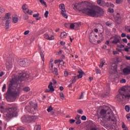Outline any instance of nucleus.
I'll return each instance as SVG.
<instances>
[{
  "mask_svg": "<svg viewBox=\"0 0 130 130\" xmlns=\"http://www.w3.org/2000/svg\"><path fill=\"white\" fill-rule=\"evenodd\" d=\"M106 24L107 26H108V27H110L111 26V22L108 21L107 22H106Z\"/></svg>",
  "mask_w": 130,
  "mask_h": 130,
  "instance_id": "43",
  "label": "nucleus"
},
{
  "mask_svg": "<svg viewBox=\"0 0 130 130\" xmlns=\"http://www.w3.org/2000/svg\"><path fill=\"white\" fill-rule=\"evenodd\" d=\"M52 110H53V108H52V107H51V106L48 107V109H47V111H48V112H51Z\"/></svg>",
  "mask_w": 130,
  "mask_h": 130,
  "instance_id": "28",
  "label": "nucleus"
},
{
  "mask_svg": "<svg viewBox=\"0 0 130 130\" xmlns=\"http://www.w3.org/2000/svg\"><path fill=\"white\" fill-rule=\"evenodd\" d=\"M73 7L76 11L82 12L84 14L91 16V17H97L100 16L101 14H103V9L100 7H98L97 11H96L92 8L91 4L87 2L76 3L73 5Z\"/></svg>",
  "mask_w": 130,
  "mask_h": 130,
  "instance_id": "2",
  "label": "nucleus"
},
{
  "mask_svg": "<svg viewBox=\"0 0 130 130\" xmlns=\"http://www.w3.org/2000/svg\"><path fill=\"white\" fill-rule=\"evenodd\" d=\"M29 77V74L21 73L19 74L17 79H12L8 89L7 93L8 97L16 98V97L19 96L20 93H21V87L20 86L18 87V85L22 83V81H24L25 79H28Z\"/></svg>",
  "mask_w": 130,
  "mask_h": 130,
  "instance_id": "1",
  "label": "nucleus"
},
{
  "mask_svg": "<svg viewBox=\"0 0 130 130\" xmlns=\"http://www.w3.org/2000/svg\"><path fill=\"white\" fill-rule=\"evenodd\" d=\"M104 7H107V8H109L110 7V3H105V5H104Z\"/></svg>",
  "mask_w": 130,
  "mask_h": 130,
  "instance_id": "36",
  "label": "nucleus"
},
{
  "mask_svg": "<svg viewBox=\"0 0 130 130\" xmlns=\"http://www.w3.org/2000/svg\"><path fill=\"white\" fill-rule=\"evenodd\" d=\"M125 58H126V59H127V60H130V56H125Z\"/></svg>",
  "mask_w": 130,
  "mask_h": 130,
  "instance_id": "62",
  "label": "nucleus"
},
{
  "mask_svg": "<svg viewBox=\"0 0 130 130\" xmlns=\"http://www.w3.org/2000/svg\"><path fill=\"white\" fill-rule=\"evenodd\" d=\"M105 2L103 0H98L97 4L101 7H104Z\"/></svg>",
  "mask_w": 130,
  "mask_h": 130,
  "instance_id": "15",
  "label": "nucleus"
},
{
  "mask_svg": "<svg viewBox=\"0 0 130 130\" xmlns=\"http://www.w3.org/2000/svg\"><path fill=\"white\" fill-rule=\"evenodd\" d=\"M103 40H104V38H103V36H102V35H101V36L100 37V40L98 41V43H101V42H102Z\"/></svg>",
  "mask_w": 130,
  "mask_h": 130,
  "instance_id": "23",
  "label": "nucleus"
},
{
  "mask_svg": "<svg viewBox=\"0 0 130 130\" xmlns=\"http://www.w3.org/2000/svg\"><path fill=\"white\" fill-rule=\"evenodd\" d=\"M25 109L27 110L28 112H29L30 113H32V111L31 110V109H30V106H28L25 107Z\"/></svg>",
  "mask_w": 130,
  "mask_h": 130,
  "instance_id": "26",
  "label": "nucleus"
},
{
  "mask_svg": "<svg viewBox=\"0 0 130 130\" xmlns=\"http://www.w3.org/2000/svg\"><path fill=\"white\" fill-rule=\"evenodd\" d=\"M120 82L121 84H124V83H126V80L124 79H122L120 80Z\"/></svg>",
  "mask_w": 130,
  "mask_h": 130,
  "instance_id": "41",
  "label": "nucleus"
},
{
  "mask_svg": "<svg viewBox=\"0 0 130 130\" xmlns=\"http://www.w3.org/2000/svg\"><path fill=\"white\" fill-rule=\"evenodd\" d=\"M108 12H109V13H113L114 12V10L112 8H109L108 10Z\"/></svg>",
  "mask_w": 130,
  "mask_h": 130,
  "instance_id": "40",
  "label": "nucleus"
},
{
  "mask_svg": "<svg viewBox=\"0 0 130 130\" xmlns=\"http://www.w3.org/2000/svg\"><path fill=\"white\" fill-rule=\"evenodd\" d=\"M95 72L96 73V74H101V70L96 68L95 69Z\"/></svg>",
  "mask_w": 130,
  "mask_h": 130,
  "instance_id": "44",
  "label": "nucleus"
},
{
  "mask_svg": "<svg viewBox=\"0 0 130 130\" xmlns=\"http://www.w3.org/2000/svg\"><path fill=\"white\" fill-rule=\"evenodd\" d=\"M36 119H37V116H29V122H31V121H35Z\"/></svg>",
  "mask_w": 130,
  "mask_h": 130,
  "instance_id": "13",
  "label": "nucleus"
},
{
  "mask_svg": "<svg viewBox=\"0 0 130 130\" xmlns=\"http://www.w3.org/2000/svg\"><path fill=\"white\" fill-rule=\"evenodd\" d=\"M80 24L79 23H72L70 25L71 29H74L75 27L78 28V27H80Z\"/></svg>",
  "mask_w": 130,
  "mask_h": 130,
  "instance_id": "14",
  "label": "nucleus"
},
{
  "mask_svg": "<svg viewBox=\"0 0 130 130\" xmlns=\"http://www.w3.org/2000/svg\"><path fill=\"white\" fill-rule=\"evenodd\" d=\"M112 70L115 72H117V65L115 63L112 64Z\"/></svg>",
  "mask_w": 130,
  "mask_h": 130,
  "instance_id": "19",
  "label": "nucleus"
},
{
  "mask_svg": "<svg viewBox=\"0 0 130 130\" xmlns=\"http://www.w3.org/2000/svg\"><path fill=\"white\" fill-rule=\"evenodd\" d=\"M60 44L61 45H64V44H66V42H63V41H61V42H60Z\"/></svg>",
  "mask_w": 130,
  "mask_h": 130,
  "instance_id": "58",
  "label": "nucleus"
},
{
  "mask_svg": "<svg viewBox=\"0 0 130 130\" xmlns=\"http://www.w3.org/2000/svg\"><path fill=\"white\" fill-rule=\"evenodd\" d=\"M98 117L101 120V124L104 127H109L108 125L106 124V120L108 121H112V125L113 126H115L116 124L114 114L109 107L104 106L101 110L100 114L98 115Z\"/></svg>",
  "mask_w": 130,
  "mask_h": 130,
  "instance_id": "3",
  "label": "nucleus"
},
{
  "mask_svg": "<svg viewBox=\"0 0 130 130\" xmlns=\"http://www.w3.org/2000/svg\"><path fill=\"white\" fill-rule=\"evenodd\" d=\"M125 110H126V111H127V112H129V110H130L129 106H128V105L125 106Z\"/></svg>",
  "mask_w": 130,
  "mask_h": 130,
  "instance_id": "27",
  "label": "nucleus"
},
{
  "mask_svg": "<svg viewBox=\"0 0 130 130\" xmlns=\"http://www.w3.org/2000/svg\"><path fill=\"white\" fill-rule=\"evenodd\" d=\"M4 75H5V73L4 72H2L1 73H0V77H3V76H4Z\"/></svg>",
  "mask_w": 130,
  "mask_h": 130,
  "instance_id": "61",
  "label": "nucleus"
},
{
  "mask_svg": "<svg viewBox=\"0 0 130 130\" xmlns=\"http://www.w3.org/2000/svg\"><path fill=\"white\" fill-rule=\"evenodd\" d=\"M37 107H38L37 104H34V105H32V108L34 109V110H37Z\"/></svg>",
  "mask_w": 130,
  "mask_h": 130,
  "instance_id": "32",
  "label": "nucleus"
},
{
  "mask_svg": "<svg viewBox=\"0 0 130 130\" xmlns=\"http://www.w3.org/2000/svg\"><path fill=\"white\" fill-rule=\"evenodd\" d=\"M59 95L60 98H61V99H62V100H63L64 99V95L63 94V93L60 92L59 93Z\"/></svg>",
  "mask_w": 130,
  "mask_h": 130,
  "instance_id": "33",
  "label": "nucleus"
},
{
  "mask_svg": "<svg viewBox=\"0 0 130 130\" xmlns=\"http://www.w3.org/2000/svg\"><path fill=\"white\" fill-rule=\"evenodd\" d=\"M10 16L11 14L7 13L5 17V20H7L5 23V28L6 29H9V27H10V23L12 22V18H11Z\"/></svg>",
  "mask_w": 130,
  "mask_h": 130,
  "instance_id": "5",
  "label": "nucleus"
},
{
  "mask_svg": "<svg viewBox=\"0 0 130 130\" xmlns=\"http://www.w3.org/2000/svg\"><path fill=\"white\" fill-rule=\"evenodd\" d=\"M26 61H27V59H21L19 61V64L20 67H25L26 66H28L29 63H26Z\"/></svg>",
  "mask_w": 130,
  "mask_h": 130,
  "instance_id": "8",
  "label": "nucleus"
},
{
  "mask_svg": "<svg viewBox=\"0 0 130 130\" xmlns=\"http://www.w3.org/2000/svg\"><path fill=\"white\" fill-rule=\"evenodd\" d=\"M33 17H34V18H37V17H39V13H37L36 14H34Z\"/></svg>",
  "mask_w": 130,
  "mask_h": 130,
  "instance_id": "49",
  "label": "nucleus"
},
{
  "mask_svg": "<svg viewBox=\"0 0 130 130\" xmlns=\"http://www.w3.org/2000/svg\"><path fill=\"white\" fill-rule=\"evenodd\" d=\"M13 22L16 24V23L18 22V17H13Z\"/></svg>",
  "mask_w": 130,
  "mask_h": 130,
  "instance_id": "29",
  "label": "nucleus"
},
{
  "mask_svg": "<svg viewBox=\"0 0 130 130\" xmlns=\"http://www.w3.org/2000/svg\"><path fill=\"white\" fill-rule=\"evenodd\" d=\"M77 80H79V79L76 77V76H74L72 77V84H74L77 82Z\"/></svg>",
  "mask_w": 130,
  "mask_h": 130,
  "instance_id": "20",
  "label": "nucleus"
},
{
  "mask_svg": "<svg viewBox=\"0 0 130 130\" xmlns=\"http://www.w3.org/2000/svg\"><path fill=\"white\" fill-rule=\"evenodd\" d=\"M59 89H60V91H63L64 88L62 86H60Z\"/></svg>",
  "mask_w": 130,
  "mask_h": 130,
  "instance_id": "63",
  "label": "nucleus"
},
{
  "mask_svg": "<svg viewBox=\"0 0 130 130\" xmlns=\"http://www.w3.org/2000/svg\"><path fill=\"white\" fill-rule=\"evenodd\" d=\"M103 66H105V61H103L101 63L99 64L100 68H103Z\"/></svg>",
  "mask_w": 130,
  "mask_h": 130,
  "instance_id": "30",
  "label": "nucleus"
},
{
  "mask_svg": "<svg viewBox=\"0 0 130 130\" xmlns=\"http://www.w3.org/2000/svg\"><path fill=\"white\" fill-rule=\"evenodd\" d=\"M26 14H28V15H32L33 11H32L31 10H29V9H28V10H27Z\"/></svg>",
  "mask_w": 130,
  "mask_h": 130,
  "instance_id": "35",
  "label": "nucleus"
},
{
  "mask_svg": "<svg viewBox=\"0 0 130 130\" xmlns=\"http://www.w3.org/2000/svg\"><path fill=\"white\" fill-rule=\"evenodd\" d=\"M82 120H86L87 119V117L85 116H82L81 117Z\"/></svg>",
  "mask_w": 130,
  "mask_h": 130,
  "instance_id": "50",
  "label": "nucleus"
},
{
  "mask_svg": "<svg viewBox=\"0 0 130 130\" xmlns=\"http://www.w3.org/2000/svg\"><path fill=\"white\" fill-rule=\"evenodd\" d=\"M6 12L5 8L4 7H0V14H4Z\"/></svg>",
  "mask_w": 130,
  "mask_h": 130,
  "instance_id": "25",
  "label": "nucleus"
},
{
  "mask_svg": "<svg viewBox=\"0 0 130 130\" xmlns=\"http://www.w3.org/2000/svg\"><path fill=\"white\" fill-rule=\"evenodd\" d=\"M75 121H76L75 120H74V119H71L70 120V123H74L75 122Z\"/></svg>",
  "mask_w": 130,
  "mask_h": 130,
  "instance_id": "57",
  "label": "nucleus"
},
{
  "mask_svg": "<svg viewBox=\"0 0 130 130\" xmlns=\"http://www.w3.org/2000/svg\"><path fill=\"white\" fill-rule=\"evenodd\" d=\"M123 2V0H116V3L118 5H120V4H122V3Z\"/></svg>",
  "mask_w": 130,
  "mask_h": 130,
  "instance_id": "34",
  "label": "nucleus"
},
{
  "mask_svg": "<svg viewBox=\"0 0 130 130\" xmlns=\"http://www.w3.org/2000/svg\"><path fill=\"white\" fill-rule=\"evenodd\" d=\"M22 9L23 10V12L26 14V13H27V11H28V7L27 6V5L24 4L22 7Z\"/></svg>",
  "mask_w": 130,
  "mask_h": 130,
  "instance_id": "17",
  "label": "nucleus"
},
{
  "mask_svg": "<svg viewBox=\"0 0 130 130\" xmlns=\"http://www.w3.org/2000/svg\"><path fill=\"white\" fill-rule=\"evenodd\" d=\"M122 72L125 75H127L130 74V66H127L126 68H124Z\"/></svg>",
  "mask_w": 130,
  "mask_h": 130,
  "instance_id": "9",
  "label": "nucleus"
},
{
  "mask_svg": "<svg viewBox=\"0 0 130 130\" xmlns=\"http://www.w3.org/2000/svg\"><path fill=\"white\" fill-rule=\"evenodd\" d=\"M128 49H129L127 46H126V48H124V51L126 52H128Z\"/></svg>",
  "mask_w": 130,
  "mask_h": 130,
  "instance_id": "54",
  "label": "nucleus"
},
{
  "mask_svg": "<svg viewBox=\"0 0 130 130\" xmlns=\"http://www.w3.org/2000/svg\"><path fill=\"white\" fill-rule=\"evenodd\" d=\"M48 88L51 92H54V88H53V86H52V82H50V84L48 85Z\"/></svg>",
  "mask_w": 130,
  "mask_h": 130,
  "instance_id": "18",
  "label": "nucleus"
},
{
  "mask_svg": "<svg viewBox=\"0 0 130 130\" xmlns=\"http://www.w3.org/2000/svg\"><path fill=\"white\" fill-rule=\"evenodd\" d=\"M78 73L79 75L76 76L77 79H82V78H83V75H84V71L82 70H79L78 71Z\"/></svg>",
  "mask_w": 130,
  "mask_h": 130,
  "instance_id": "12",
  "label": "nucleus"
},
{
  "mask_svg": "<svg viewBox=\"0 0 130 130\" xmlns=\"http://www.w3.org/2000/svg\"><path fill=\"white\" fill-rule=\"evenodd\" d=\"M30 90L31 89L29 87H25L24 88H23V91H24V92H29Z\"/></svg>",
  "mask_w": 130,
  "mask_h": 130,
  "instance_id": "24",
  "label": "nucleus"
},
{
  "mask_svg": "<svg viewBox=\"0 0 130 130\" xmlns=\"http://www.w3.org/2000/svg\"><path fill=\"white\" fill-rule=\"evenodd\" d=\"M126 118L127 119H129V118H130V115L129 114L126 115Z\"/></svg>",
  "mask_w": 130,
  "mask_h": 130,
  "instance_id": "64",
  "label": "nucleus"
},
{
  "mask_svg": "<svg viewBox=\"0 0 130 130\" xmlns=\"http://www.w3.org/2000/svg\"><path fill=\"white\" fill-rule=\"evenodd\" d=\"M49 66L50 67V70H53V64L52 63H50Z\"/></svg>",
  "mask_w": 130,
  "mask_h": 130,
  "instance_id": "52",
  "label": "nucleus"
},
{
  "mask_svg": "<svg viewBox=\"0 0 130 130\" xmlns=\"http://www.w3.org/2000/svg\"><path fill=\"white\" fill-rule=\"evenodd\" d=\"M17 130H24V128L23 127H19L17 128Z\"/></svg>",
  "mask_w": 130,
  "mask_h": 130,
  "instance_id": "60",
  "label": "nucleus"
},
{
  "mask_svg": "<svg viewBox=\"0 0 130 130\" xmlns=\"http://www.w3.org/2000/svg\"><path fill=\"white\" fill-rule=\"evenodd\" d=\"M23 19H24V20H27V19H28V16H27V15H24V16H23Z\"/></svg>",
  "mask_w": 130,
  "mask_h": 130,
  "instance_id": "59",
  "label": "nucleus"
},
{
  "mask_svg": "<svg viewBox=\"0 0 130 130\" xmlns=\"http://www.w3.org/2000/svg\"><path fill=\"white\" fill-rule=\"evenodd\" d=\"M6 117L8 118L17 116L18 112L17 111V106L15 104L9 105L6 109Z\"/></svg>",
  "mask_w": 130,
  "mask_h": 130,
  "instance_id": "4",
  "label": "nucleus"
},
{
  "mask_svg": "<svg viewBox=\"0 0 130 130\" xmlns=\"http://www.w3.org/2000/svg\"><path fill=\"white\" fill-rule=\"evenodd\" d=\"M6 88H7V85L4 84L3 85V88H2L3 92H5L6 90Z\"/></svg>",
  "mask_w": 130,
  "mask_h": 130,
  "instance_id": "38",
  "label": "nucleus"
},
{
  "mask_svg": "<svg viewBox=\"0 0 130 130\" xmlns=\"http://www.w3.org/2000/svg\"><path fill=\"white\" fill-rule=\"evenodd\" d=\"M40 3L42 4V5H44V6L46 5V3L44 1V0H40Z\"/></svg>",
  "mask_w": 130,
  "mask_h": 130,
  "instance_id": "42",
  "label": "nucleus"
},
{
  "mask_svg": "<svg viewBox=\"0 0 130 130\" xmlns=\"http://www.w3.org/2000/svg\"><path fill=\"white\" fill-rule=\"evenodd\" d=\"M59 9L61 10V15L66 19H68V15L66 14V8H64V4H60L59 5Z\"/></svg>",
  "mask_w": 130,
  "mask_h": 130,
  "instance_id": "7",
  "label": "nucleus"
},
{
  "mask_svg": "<svg viewBox=\"0 0 130 130\" xmlns=\"http://www.w3.org/2000/svg\"><path fill=\"white\" fill-rule=\"evenodd\" d=\"M28 33H30V31L29 30H26L24 32V35H28Z\"/></svg>",
  "mask_w": 130,
  "mask_h": 130,
  "instance_id": "56",
  "label": "nucleus"
},
{
  "mask_svg": "<svg viewBox=\"0 0 130 130\" xmlns=\"http://www.w3.org/2000/svg\"><path fill=\"white\" fill-rule=\"evenodd\" d=\"M76 124H80L81 123V120L78 119L76 122Z\"/></svg>",
  "mask_w": 130,
  "mask_h": 130,
  "instance_id": "55",
  "label": "nucleus"
},
{
  "mask_svg": "<svg viewBox=\"0 0 130 130\" xmlns=\"http://www.w3.org/2000/svg\"><path fill=\"white\" fill-rule=\"evenodd\" d=\"M118 47L119 48H124V45H118Z\"/></svg>",
  "mask_w": 130,
  "mask_h": 130,
  "instance_id": "53",
  "label": "nucleus"
},
{
  "mask_svg": "<svg viewBox=\"0 0 130 130\" xmlns=\"http://www.w3.org/2000/svg\"><path fill=\"white\" fill-rule=\"evenodd\" d=\"M78 113H79V114H83V111L81 109H79L78 110H77Z\"/></svg>",
  "mask_w": 130,
  "mask_h": 130,
  "instance_id": "39",
  "label": "nucleus"
},
{
  "mask_svg": "<svg viewBox=\"0 0 130 130\" xmlns=\"http://www.w3.org/2000/svg\"><path fill=\"white\" fill-rule=\"evenodd\" d=\"M64 77H68V76H69V72H68L67 71H64Z\"/></svg>",
  "mask_w": 130,
  "mask_h": 130,
  "instance_id": "47",
  "label": "nucleus"
},
{
  "mask_svg": "<svg viewBox=\"0 0 130 130\" xmlns=\"http://www.w3.org/2000/svg\"><path fill=\"white\" fill-rule=\"evenodd\" d=\"M67 36H68V34H67V32L63 31L61 33V38H67Z\"/></svg>",
  "mask_w": 130,
  "mask_h": 130,
  "instance_id": "21",
  "label": "nucleus"
},
{
  "mask_svg": "<svg viewBox=\"0 0 130 130\" xmlns=\"http://www.w3.org/2000/svg\"><path fill=\"white\" fill-rule=\"evenodd\" d=\"M52 73L54 74V75H55L56 76H58V71L57 68H54L53 69H52Z\"/></svg>",
  "mask_w": 130,
  "mask_h": 130,
  "instance_id": "16",
  "label": "nucleus"
},
{
  "mask_svg": "<svg viewBox=\"0 0 130 130\" xmlns=\"http://www.w3.org/2000/svg\"><path fill=\"white\" fill-rule=\"evenodd\" d=\"M122 128H123V130H128V128L126 127L124 122H122Z\"/></svg>",
  "mask_w": 130,
  "mask_h": 130,
  "instance_id": "22",
  "label": "nucleus"
},
{
  "mask_svg": "<svg viewBox=\"0 0 130 130\" xmlns=\"http://www.w3.org/2000/svg\"><path fill=\"white\" fill-rule=\"evenodd\" d=\"M121 37L123 38L124 37H126V34L122 33L121 35Z\"/></svg>",
  "mask_w": 130,
  "mask_h": 130,
  "instance_id": "48",
  "label": "nucleus"
},
{
  "mask_svg": "<svg viewBox=\"0 0 130 130\" xmlns=\"http://www.w3.org/2000/svg\"><path fill=\"white\" fill-rule=\"evenodd\" d=\"M89 41L91 43H94V40L93 39V37L89 36Z\"/></svg>",
  "mask_w": 130,
  "mask_h": 130,
  "instance_id": "37",
  "label": "nucleus"
},
{
  "mask_svg": "<svg viewBox=\"0 0 130 130\" xmlns=\"http://www.w3.org/2000/svg\"><path fill=\"white\" fill-rule=\"evenodd\" d=\"M4 109L5 108L4 107V106L0 105V111H1V112L3 111Z\"/></svg>",
  "mask_w": 130,
  "mask_h": 130,
  "instance_id": "51",
  "label": "nucleus"
},
{
  "mask_svg": "<svg viewBox=\"0 0 130 130\" xmlns=\"http://www.w3.org/2000/svg\"><path fill=\"white\" fill-rule=\"evenodd\" d=\"M44 37L45 38V39H47V40H54V36L52 35L51 37H50L48 34H45L44 35Z\"/></svg>",
  "mask_w": 130,
  "mask_h": 130,
  "instance_id": "10",
  "label": "nucleus"
},
{
  "mask_svg": "<svg viewBox=\"0 0 130 130\" xmlns=\"http://www.w3.org/2000/svg\"><path fill=\"white\" fill-rule=\"evenodd\" d=\"M122 42L124 43H127V39L126 38L122 39Z\"/></svg>",
  "mask_w": 130,
  "mask_h": 130,
  "instance_id": "46",
  "label": "nucleus"
},
{
  "mask_svg": "<svg viewBox=\"0 0 130 130\" xmlns=\"http://www.w3.org/2000/svg\"><path fill=\"white\" fill-rule=\"evenodd\" d=\"M120 36L116 35L113 37L110 38L111 40L112 41V43L113 44H117L120 42Z\"/></svg>",
  "mask_w": 130,
  "mask_h": 130,
  "instance_id": "6",
  "label": "nucleus"
},
{
  "mask_svg": "<svg viewBox=\"0 0 130 130\" xmlns=\"http://www.w3.org/2000/svg\"><path fill=\"white\" fill-rule=\"evenodd\" d=\"M22 122H29V116L24 115L21 117Z\"/></svg>",
  "mask_w": 130,
  "mask_h": 130,
  "instance_id": "11",
  "label": "nucleus"
},
{
  "mask_svg": "<svg viewBox=\"0 0 130 130\" xmlns=\"http://www.w3.org/2000/svg\"><path fill=\"white\" fill-rule=\"evenodd\" d=\"M44 52H42V51L41 52V56L43 61H44Z\"/></svg>",
  "mask_w": 130,
  "mask_h": 130,
  "instance_id": "31",
  "label": "nucleus"
},
{
  "mask_svg": "<svg viewBox=\"0 0 130 130\" xmlns=\"http://www.w3.org/2000/svg\"><path fill=\"white\" fill-rule=\"evenodd\" d=\"M49 12H48V11H46L44 14V16L45 17V18H47V17H48V14Z\"/></svg>",
  "mask_w": 130,
  "mask_h": 130,
  "instance_id": "45",
  "label": "nucleus"
}]
</instances>
